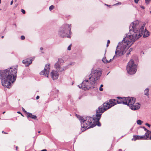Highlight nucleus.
I'll return each mask as SVG.
<instances>
[{"label":"nucleus","instance_id":"f257e3e1","mask_svg":"<svg viewBox=\"0 0 151 151\" xmlns=\"http://www.w3.org/2000/svg\"><path fill=\"white\" fill-rule=\"evenodd\" d=\"M139 21H136L132 22L130 25L129 28V32L130 35L126 34V36L124 38L128 37L130 39H135L134 41L131 40L129 44L130 45V47L137 39L141 37L144 33L143 37H147L149 35L148 31L146 29H145L144 32V27L142 26L140 27L139 24ZM130 41V40H128Z\"/></svg>","mask_w":151,"mask_h":151},{"label":"nucleus","instance_id":"f03ea898","mask_svg":"<svg viewBox=\"0 0 151 151\" xmlns=\"http://www.w3.org/2000/svg\"><path fill=\"white\" fill-rule=\"evenodd\" d=\"M17 69L10 68L3 70H0V76L2 85L4 87L9 88L11 83L16 80Z\"/></svg>","mask_w":151,"mask_h":151},{"label":"nucleus","instance_id":"7ed1b4c3","mask_svg":"<svg viewBox=\"0 0 151 151\" xmlns=\"http://www.w3.org/2000/svg\"><path fill=\"white\" fill-rule=\"evenodd\" d=\"M129 40H132V41H134L135 39H130L128 37L124 38L122 42L119 43L115 51V54L113 57V58L112 59H110L108 61L106 60V58H104L102 60L103 62L105 63H109L113 59H115L116 58L124 54L127 50L130 47V45H129V44L131 41H128Z\"/></svg>","mask_w":151,"mask_h":151},{"label":"nucleus","instance_id":"20e7f679","mask_svg":"<svg viewBox=\"0 0 151 151\" xmlns=\"http://www.w3.org/2000/svg\"><path fill=\"white\" fill-rule=\"evenodd\" d=\"M79 118L81 122V127L83 129L82 132L86 129L93 127L96 126L95 125L92 124L94 117L87 116L83 117L80 116Z\"/></svg>","mask_w":151,"mask_h":151},{"label":"nucleus","instance_id":"39448f33","mask_svg":"<svg viewBox=\"0 0 151 151\" xmlns=\"http://www.w3.org/2000/svg\"><path fill=\"white\" fill-rule=\"evenodd\" d=\"M71 24H65L60 28L58 31V35L61 37H67L70 38L71 35Z\"/></svg>","mask_w":151,"mask_h":151},{"label":"nucleus","instance_id":"423d86ee","mask_svg":"<svg viewBox=\"0 0 151 151\" xmlns=\"http://www.w3.org/2000/svg\"><path fill=\"white\" fill-rule=\"evenodd\" d=\"M102 74L101 71L99 69L95 70H92L91 73L87 77L90 80V81H92V83H94L95 85L97 81H98Z\"/></svg>","mask_w":151,"mask_h":151},{"label":"nucleus","instance_id":"0eeeda50","mask_svg":"<svg viewBox=\"0 0 151 151\" xmlns=\"http://www.w3.org/2000/svg\"><path fill=\"white\" fill-rule=\"evenodd\" d=\"M86 79L84 80L81 84L78 85L79 88H81L84 90H88L90 88L92 89L95 88V85L94 83H92V81H90L87 76L86 77Z\"/></svg>","mask_w":151,"mask_h":151},{"label":"nucleus","instance_id":"6e6552de","mask_svg":"<svg viewBox=\"0 0 151 151\" xmlns=\"http://www.w3.org/2000/svg\"><path fill=\"white\" fill-rule=\"evenodd\" d=\"M64 63V60L61 58H59L54 66L56 70L59 72H61L67 69L68 68L67 65L62 66L63 63Z\"/></svg>","mask_w":151,"mask_h":151},{"label":"nucleus","instance_id":"1a4fd4ad","mask_svg":"<svg viewBox=\"0 0 151 151\" xmlns=\"http://www.w3.org/2000/svg\"><path fill=\"white\" fill-rule=\"evenodd\" d=\"M137 69V66L134 63V60H130L127 66V70L128 73L130 75L134 74Z\"/></svg>","mask_w":151,"mask_h":151},{"label":"nucleus","instance_id":"9d476101","mask_svg":"<svg viewBox=\"0 0 151 151\" xmlns=\"http://www.w3.org/2000/svg\"><path fill=\"white\" fill-rule=\"evenodd\" d=\"M116 101V100L114 99H110L109 102L107 101L103 104V106H99V107H100L101 108L100 109L102 111V112H104L108 109L117 104V102L116 103L115 101Z\"/></svg>","mask_w":151,"mask_h":151},{"label":"nucleus","instance_id":"9b49d317","mask_svg":"<svg viewBox=\"0 0 151 151\" xmlns=\"http://www.w3.org/2000/svg\"><path fill=\"white\" fill-rule=\"evenodd\" d=\"M131 100L128 102L127 106L130 107L131 109L133 110H136L140 108V105L138 103H135L136 99L131 97Z\"/></svg>","mask_w":151,"mask_h":151},{"label":"nucleus","instance_id":"f8f14e48","mask_svg":"<svg viewBox=\"0 0 151 151\" xmlns=\"http://www.w3.org/2000/svg\"><path fill=\"white\" fill-rule=\"evenodd\" d=\"M101 108L100 107H99L98 109L96 110V116L94 117L93 121L94 122H96V124H94L96 125H97L98 126H101V124L99 120L101 117V115L104 112H102V111L100 109Z\"/></svg>","mask_w":151,"mask_h":151},{"label":"nucleus","instance_id":"ddd939ff","mask_svg":"<svg viewBox=\"0 0 151 151\" xmlns=\"http://www.w3.org/2000/svg\"><path fill=\"white\" fill-rule=\"evenodd\" d=\"M117 98L119 99L118 100H116L117 104H124L127 105L128 102H129V101L131 100V97H129L126 98L118 97Z\"/></svg>","mask_w":151,"mask_h":151},{"label":"nucleus","instance_id":"4468645a","mask_svg":"<svg viewBox=\"0 0 151 151\" xmlns=\"http://www.w3.org/2000/svg\"><path fill=\"white\" fill-rule=\"evenodd\" d=\"M50 65V64H47L45 65L44 70L40 72V74L44 75L45 76H46L48 78L49 73Z\"/></svg>","mask_w":151,"mask_h":151},{"label":"nucleus","instance_id":"2eb2a0df","mask_svg":"<svg viewBox=\"0 0 151 151\" xmlns=\"http://www.w3.org/2000/svg\"><path fill=\"white\" fill-rule=\"evenodd\" d=\"M58 72L56 70H53L50 73V75L53 80H55L58 78L59 76V74Z\"/></svg>","mask_w":151,"mask_h":151},{"label":"nucleus","instance_id":"dca6fc26","mask_svg":"<svg viewBox=\"0 0 151 151\" xmlns=\"http://www.w3.org/2000/svg\"><path fill=\"white\" fill-rule=\"evenodd\" d=\"M32 59L27 58L23 60L22 63L25 64L26 66H28L32 63Z\"/></svg>","mask_w":151,"mask_h":151},{"label":"nucleus","instance_id":"f3484780","mask_svg":"<svg viewBox=\"0 0 151 151\" xmlns=\"http://www.w3.org/2000/svg\"><path fill=\"white\" fill-rule=\"evenodd\" d=\"M27 117L28 118L30 117V118L32 119H36L37 118V116L35 115H32V114L30 113H27Z\"/></svg>","mask_w":151,"mask_h":151},{"label":"nucleus","instance_id":"a211bd4d","mask_svg":"<svg viewBox=\"0 0 151 151\" xmlns=\"http://www.w3.org/2000/svg\"><path fill=\"white\" fill-rule=\"evenodd\" d=\"M137 139H140V136L134 135L133 138L132 139V140L135 141Z\"/></svg>","mask_w":151,"mask_h":151},{"label":"nucleus","instance_id":"6ab92c4d","mask_svg":"<svg viewBox=\"0 0 151 151\" xmlns=\"http://www.w3.org/2000/svg\"><path fill=\"white\" fill-rule=\"evenodd\" d=\"M146 132L145 134L144 135H145V137H147V139H148V138L149 137V135L150 134V133H151V132L149 130V132H148L147 131H146Z\"/></svg>","mask_w":151,"mask_h":151},{"label":"nucleus","instance_id":"aec40b11","mask_svg":"<svg viewBox=\"0 0 151 151\" xmlns=\"http://www.w3.org/2000/svg\"><path fill=\"white\" fill-rule=\"evenodd\" d=\"M149 91V90L148 88H147L145 90V95L146 96H148L149 95L148 92Z\"/></svg>","mask_w":151,"mask_h":151},{"label":"nucleus","instance_id":"412c9836","mask_svg":"<svg viewBox=\"0 0 151 151\" xmlns=\"http://www.w3.org/2000/svg\"><path fill=\"white\" fill-rule=\"evenodd\" d=\"M140 139H147V137L145 135L140 136Z\"/></svg>","mask_w":151,"mask_h":151},{"label":"nucleus","instance_id":"4be33fe9","mask_svg":"<svg viewBox=\"0 0 151 151\" xmlns=\"http://www.w3.org/2000/svg\"><path fill=\"white\" fill-rule=\"evenodd\" d=\"M143 122L141 120H140L139 119L137 121V123L138 124L140 125L142 124V123Z\"/></svg>","mask_w":151,"mask_h":151},{"label":"nucleus","instance_id":"5701e85b","mask_svg":"<svg viewBox=\"0 0 151 151\" xmlns=\"http://www.w3.org/2000/svg\"><path fill=\"white\" fill-rule=\"evenodd\" d=\"M151 0H145L146 4L147 5L149 4L150 3Z\"/></svg>","mask_w":151,"mask_h":151},{"label":"nucleus","instance_id":"b1692460","mask_svg":"<svg viewBox=\"0 0 151 151\" xmlns=\"http://www.w3.org/2000/svg\"><path fill=\"white\" fill-rule=\"evenodd\" d=\"M54 8V6L53 5H51L50 6L49 9L50 11H51Z\"/></svg>","mask_w":151,"mask_h":151},{"label":"nucleus","instance_id":"393cba45","mask_svg":"<svg viewBox=\"0 0 151 151\" xmlns=\"http://www.w3.org/2000/svg\"><path fill=\"white\" fill-rule=\"evenodd\" d=\"M103 85L101 84V85L100 87L99 88V90L100 91H102L103 90V88H102V87H103Z\"/></svg>","mask_w":151,"mask_h":151},{"label":"nucleus","instance_id":"a878e982","mask_svg":"<svg viewBox=\"0 0 151 151\" xmlns=\"http://www.w3.org/2000/svg\"><path fill=\"white\" fill-rule=\"evenodd\" d=\"M141 128H143L144 129L145 131H148V132H149V130L147 129L146 128L144 127V126H143V127H141Z\"/></svg>","mask_w":151,"mask_h":151},{"label":"nucleus","instance_id":"bb28decb","mask_svg":"<svg viewBox=\"0 0 151 151\" xmlns=\"http://www.w3.org/2000/svg\"><path fill=\"white\" fill-rule=\"evenodd\" d=\"M71 45H70L68 47V50H71Z\"/></svg>","mask_w":151,"mask_h":151},{"label":"nucleus","instance_id":"cd10ccee","mask_svg":"<svg viewBox=\"0 0 151 151\" xmlns=\"http://www.w3.org/2000/svg\"><path fill=\"white\" fill-rule=\"evenodd\" d=\"M22 109L23 111L25 113H26L27 114V113H29L28 112H27L23 107H22Z\"/></svg>","mask_w":151,"mask_h":151},{"label":"nucleus","instance_id":"c85d7f7f","mask_svg":"<svg viewBox=\"0 0 151 151\" xmlns=\"http://www.w3.org/2000/svg\"><path fill=\"white\" fill-rule=\"evenodd\" d=\"M21 38L22 40H24L25 39V37L24 36L22 35L21 36Z\"/></svg>","mask_w":151,"mask_h":151},{"label":"nucleus","instance_id":"c756f323","mask_svg":"<svg viewBox=\"0 0 151 151\" xmlns=\"http://www.w3.org/2000/svg\"><path fill=\"white\" fill-rule=\"evenodd\" d=\"M110 43V40H107V45H106V46L107 47H108V46L109 45Z\"/></svg>","mask_w":151,"mask_h":151},{"label":"nucleus","instance_id":"7c9ffc66","mask_svg":"<svg viewBox=\"0 0 151 151\" xmlns=\"http://www.w3.org/2000/svg\"><path fill=\"white\" fill-rule=\"evenodd\" d=\"M21 11L24 14L25 13V11L23 9H21Z\"/></svg>","mask_w":151,"mask_h":151},{"label":"nucleus","instance_id":"2f4dec72","mask_svg":"<svg viewBox=\"0 0 151 151\" xmlns=\"http://www.w3.org/2000/svg\"><path fill=\"white\" fill-rule=\"evenodd\" d=\"M145 124V125H147V126H148V127H150V124H148V123H146Z\"/></svg>","mask_w":151,"mask_h":151},{"label":"nucleus","instance_id":"473e14b6","mask_svg":"<svg viewBox=\"0 0 151 151\" xmlns=\"http://www.w3.org/2000/svg\"><path fill=\"white\" fill-rule=\"evenodd\" d=\"M121 4V3L119 2L117 4H114V5H113V6H115V5H117L118 4Z\"/></svg>","mask_w":151,"mask_h":151},{"label":"nucleus","instance_id":"72a5a7b5","mask_svg":"<svg viewBox=\"0 0 151 151\" xmlns=\"http://www.w3.org/2000/svg\"><path fill=\"white\" fill-rule=\"evenodd\" d=\"M134 0L135 2L137 4V3H138V1H139V0Z\"/></svg>","mask_w":151,"mask_h":151},{"label":"nucleus","instance_id":"f704fd0d","mask_svg":"<svg viewBox=\"0 0 151 151\" xmlns=\"http://www.w3.org/2000/svg\"><path fill=\"white\" fill-rule=\"evenodd\" d=\"M140 7L142 9H145V7L143 6H141Z\"/></svg>","mask_w":151,"mask_h":151},{"label":"nucleus","instance_id":"c9c22d12","mask_svg":"<svg viewBox=\"0 0 151 151\" xmlns=\"http://www.w3.org/2000/svg\"><path fill=\"white\" fill-rule=\"evenodd\" d=\"M39 98H40V96H37V97H36V99L37 100L38 99H39Z\"/></svg>","mask_w":151,"mask_h":151},{"label":"nucleus","instance_id":"e433bc0d","mask_svg":"<svg viewBox=\"0 0 151 151\" xmlns=\"http://www.w3.org/2000/svg\"><path fill=\"white\" fill-rule=\"evenodd\" d=\"M13 1L12 0L11 2L10 5H12L13 4Z\"/></svg>","mask_w":151,"mask_h":151},{"label":"nucleus","instance_id":"4c0bfd02","mask_svg":"<svg viewBox=\"0 0 151 151\" xmlns=\"http://www.w3.org/2000/svg\"><path fill=\"white\" fill-rule=\"evenodd\" d=\"M17 113H19V114H21V115L22 116H23L22 115V113H21V112H20V111H18V112H17Z\"/></svg>","mask_w":151,"mask_h":151},{"label":"nucleus","instance_id":"58836bf2","mask_svg":"<svg viewBox=\"0 0 151 151\" xmlns=\"http://www.w3.org/2000/svg\"><path fill=\"white\" fill-rule=\"evenodd\" d=\"M2 133H4V134H7V133H6V132H5L4 131H2Z\"/></svg>","mask_w":151,"mask_h":151},{"label":"nucleus","instance_id":"ea45409f","mask_svg":"<svg viewBox=\"0 0 151 151\" xmlns=\"http://www.w3.org/2000/svg\"><path fill=\"white\" fill-rule=\"evenodd\" d=\"M132 50V48H130L129 49V52H130Z\"/></svg>","mask_w":151,"mask_h":151},{"label":"nucleus","instance_id":"a19ab883","mask_svg":"<svg viewBox=\"0 0 151 151\" xmlns=\"http://www.w3.org/2000/svg\"><path fill=\"white\" fill-rule=\"evenodd\" d=\"M40 151H47V150L46 149H43L41 150Z\"/></svg>","mask_w":151,"mask_h":151},{"label":"nucleus","instance_id":"79ce46f5","mask_svg":"<svg viewBox=\"0 0 151 151\" xmlns=\"http://www.w3.org/2000/svg\"><path fill=\"white\" fill-rule=\"evenodd\" d=\"M40 49L41 50H43V48L42 47H41L40 48Z\"/></svg>","mask_w":151,"mask_h":151},{"label":"nucleus","instance_id":"37998d69","mask_svg":"<svg viewBox=\"0 0 151 151\" xmlns=\"http://www.w3.org/2000/svg\"><path fill=\"white\" fill-rule=\"evenodd\" d=\"M16 150H17L18 147L16 146Z\"/></svg>","mask_w":151,"mask_h":151},{"label":"nucleus","instance_id":"c03bdc74","mask_svg":"<svg viewBox=\"0 0 151 151\" xmlns=\"http://www.w3.org/2000/svg\"><path fill=\"white\" fill-rule=\"evenodd\" d=\"M121 150H122L121 149H119V151H121Z\"/></svg>","mask_w":151,"mask_h":151},{"label":"nucleus","instance_id":"a18cd8bd","mask_svg":"<svg viewBox=\"0 0 151 151\" xmlns=\"http://www.w3.org/2000/svg\"><path fill=\"white\" fill-rule=\"evenodd\" d=\"M40 131H39L38 132V133H40Z\"/></svg>","mask_w":151,"mask_h":151},{"label":"nucleus","instance_id":"49530a36","mask_svg":"<svg viewBox=\"0 0 151 151\" xmlns=\"http://www.w3.org/2000/svg\"><path fill=\"white\" fill-rule=\"evenodd\" d=\"M4 36H2L1 37V38H4Z\"/></svg>","mask_w":151,"mask_h":151},{"label":"nucleus","instance_id":"de8ad7c7","mask_svg":"<svg viewBox=\"0 0 151 151\" xmlns=\"http://www.w3.org/2000/svg\"><path fill=\"white\" fill-rule=\"evenodd\" d=\"M129 53H130V52H129V53H127V55H128V54H129Z\"/></svg>","mask_w":151,"mask_h":151},{"label":"nucleus","instance_id":"09e8293b","mask_svg":"<svg viewBox=\"0 0 151 151\" xmlns=\"http://www.w3.org/2000/svg\"><path fill=\"white\" fill-rule=\"evenodd\" d=\"M1 3V0H0V4Z\"/></svg>","mask_w":151,"mask_h":151},{"label":"nucleus","instance_id":"8fccbe9b","mask_svg":"<svg viewBox=\"0 0 151 151\" xmlns=\"http://www.w3.org/2000/svg\"><path fill=\"white\" fill-rule=\"evenodd\" d=\"M5 112V111H4V112H3V114H4Z\"/></svg>","mask_w":151,"mask_h":151},{"label":"nucleus","instance_id":"3c124183","mask_svg":"<svg viewBox=\"0 0 151 151\" xmlns=\"http://www.w3.org/2000/svg\"><path fill=\"white\" fill-rule=\"evenodd\" d=\"M105 5H107V6H109V5H106V4H105Z\"/></svg>","mask_w":151,"mask_h":151},{"label":"nucleus","instance_id":"603ef678","mask_svg":"<svg viewBox=\"0 0 151 151\" xmlns=\"http://www.w3.org/2000/svg\"><path fill=\"white\" fill-rule=\"evenodd\" d=\"M79 99H81V98H80V97H79Z\"/></svg>","mask_w":151,"mask_h":151},{"label":"nucleus","instance_id":"864d4df0","mask_svg":"<svg viewBox=\"0 0 151 151\" xmlns=\"http://www.w3.org/2000/svg\"><path fill=\"white\" fill-rule=\"evenodd\" d=\"M17 0H15V1H16Z\"/></svg>","mask_w":151,"mask_h":151},{"label":"nucleus","instance_id":"5fc2aeb1","mask_svg":"<svg viewBox=\"0 0 151 151\" xmlns=\"http://www.w3.org/2000/svg\"><path fill=\"white\" fill-rule=\"evenodd\" d=\"M150 13L151 14V11H150Z\"/></svg>","mask_w":151,"mask_h":151}]
</instances>
